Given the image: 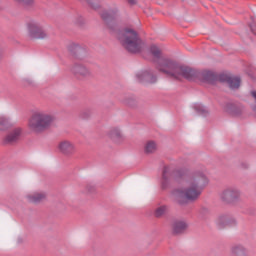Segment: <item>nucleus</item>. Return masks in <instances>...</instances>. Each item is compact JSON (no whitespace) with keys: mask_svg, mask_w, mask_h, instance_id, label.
I'll return each instance as SVG.
<instances>
[{"mask_svg":"<svg viewBox=\"0 0 256 256\" xmlns=\"http://www.w3.org/2000/svg\"><path fill=\"white\" fill-rule=\"evenodd\" d=\"M118 39L123 47H125L127 51H130V53H139V51L143 49V41H141L137 32L132 29H126L120 32Z\"/></svg>","mask_w":256,"mask_h":256,"instance_id":"obj_4","label":"nucleus"},{"mask_svg":"<svg viewBox=\"0 0 256 256\" xmlns=\"http://www.w3.org/2000/svg\"><path fill=\"white\" fill-rule=\"evenodd\" d=\"M207 185H209V177H207L205 172L198 171L194 175L187 177L182 187L173 192L174 199H176L178 203L197 201Z\"/></svg>","mask_w":256,"mask_h":256,"instance_id":"obj_1","label":"nucleus"},{"mask_svg":"<svg viewBox=\"0 0 256 256\" xmlns=\"http://www.w3.org/2000/svg\"><path fill=\"white\" fill-rule=\"evenodd\" d=\"M16 3H20L21 5H32L33 0H14Z\"/></svg>","mask_w":256,"mask_h":256,"instance_id":"obj_24","label":"nucleus"},{"mask_svg":"<svg viewBox=\"0 0 256 256\" xmlns=\"http://www.w3.org/2000/svg\"><path fill=\"white\" fill-rule=\"evenodd\" d=\"M157 69L161 71V73H165V75H169L174 79H181L187 78V73L191 70L187 66H181L177 64V62L167 59V58H159L157 60Z\"/></svg>","mask_w":256,"mask_h":256,"instance_id":"obj_3","label":"nucleus"},{"mask_svg":"<svg viewBox=\"0 0 256 256\" xmlns=\"http://www.w3.org/2000/svg\"><path fill=\"white\" fill-rule=\"evenodd\" d=\"M230 253L235 256H245L249 255V249L242 244H236L230 248Z\"/></svg>","mask_w":256,"mask_h":256,"instance_id":"obj_16","label":"nucleus"},{"mask_svg":"<svg viewBox=\"0 0 256 256\" xmlns=\"http://www.w3.org/2000/svg\"><path fill=\"white\" fill-rule=\"evenodd\" d=\"M103 19H107V17L105 16V14L102 15Z\"/></svg>","mask_w":256,"mask_h":256,"instance_id":"obj_28","label":"nucleus"},{"mask_svg":"<svg viewBox=\"0 0 256 256\" xmlns=\"http://www.w3.org/2000/svg\"><path fill=\"white\" fill-rule=\"evenodd\" d=\"M195 109L197 113H199V115H202L203 117H207V115H209V109L203 104H198L197 106H195Z\"/></svg>","mask_w":256,"mask_h":256,"instance_id":"obj_19","label":"nucleus"},{"mask_svg":"<svg viewBox=\"0 0 256 256\" xmlns=\"http://www.w3.org/2000/svg\"><path fill=\"white\" fill-rule=\"evenodd\" d=\"M150 52L152 53V55L156 58L161 57V49H159V47L152 45L150 47Z\"/></svg>","mask_w":256,"mask_h":256,"instance_id":"obj_23","label":"nucleus"},{"mask_svg":"<svg viewBox=\"0 0 256 256\" xmlns=\"http://www.w3.org/2000/svg\"><path fill=\"white\" fill-rule=\"evenodd\" d=\"M163 180L167 181V176L165 174H163Z\"/></svg>","mask_w":256,"mask_h":256,"instance_id":"obj_25","label":"nucleus"},{"mask_svg":"<svg viewBox=\"0 0 256 256\" xmlns=\"http://www.w3.org/2000/svg\"><path fill=\"white\" fill-rule=\"evenodd\" d=\"M26 201L28 203H32L33 205H39V203H42V201H45L47 199V193L43 191H34L27 193L25 195Z\"/></svg>","mask_w":256,"mask_h":256,"instance_id":"obj_10","label":"nucleus"},{"mask_svg":"<svg viewBox=\"0 0 256 256\" xmlns=\"http://www.w3.org/2000/svg\"><path fill=\"white\" fill-rule=\"evenodd\" d=\"M128 3H135V0H127Z\"/></svg>","mask_w":256,"mask_h":256,"instance_id":"obj_26","label":"nucleus"},{"mask_svg":"<svg viewBox=\"0 0 256 256\" xmlns=\"http://www.w3.org/2000/svg\"><path fill=\"white\" fill-rule=\"evenodd\" d=\"M55 123V116L45 110H34L28 119V129L32 133H43L51 129Z\"/></svg>","mask_w":256,"mask_h":256,"instance_id":"obj_2","label":"nucleus"},{"mask_svg":"<svg viewBox=\"0 0 256 256\" xmlns=\"http://www.w3.org/2000/svg\"><path fill=\"white\" fill-rule=\"evenodd\" d=\"M219 197L223 203H233L241 198V190L236 187H228L220 192Z\"/></svg>","mask_w":256,"mask_h":256,"instance_id":"obj_7","label":"nucleus"},{"mask_svg":"<svg viewBox=\"0 0 256 256\" xmlns=\"http://www.w3.org/2000/svg\"><path fill=\"white\" fill-rule=\"evenodd\" d=\"M107 135L111 139V141H113V143H121V141L125 139V136L123 135V132L119 127L111 128L108 131Z\"/></svg>","mask_w":256,"mask_h":256,"instance_id":"obj_14","label":"nucleus"},{"mask_svg":"<svg viewBox=\"0 0 256 256\" xmlns=\"http://www.w3.org/2000/svg\"><path fill=\"white\" fill-rule=\"evenodd\" d=\"M227 83L230 89H239L241 85V79H239V77H228Z\"/></svg>","mask_w":256,"mask_h":256,"instance_id":"obj_18","label":"nucleus"},{"mask_svg":"<svg viewBox=\"0 0 256 256\" xmlns=\"http://www.w3.org/2000/svg\"><path fill=\"white\" fill-rule=\"evenodd\" d=\"M244 167H245V169H248V167H249V164H246Z\"/></svg>","mask_w":256,"mask_h":256,"instance_id":"obj_27","label":"nucleus"},{"mask_svg":"<svg viewBox=\"0 0 256 256\" xmlns=\"http://www.w3.org/2000/svg\"><path fill=\"white\" fill-rule=\"evenodd\" d=\"M57 149L61 155L64 157H71L75 155L77 148L75 147V143L70 140H62L57 144Z\"/></svg>","mask_w":256,"mask_h":256,"instance_id":"obj_9","label":"nucleus"},{"mask_svg":"<svg viewBox=\"0 0 256 256\" xmlns=\"http://www.w3.org/2000/svg\"><path fill=\"white\" fill-rule=\"evenodd\" d=\"M26 34L31 41H49L50 35L45 26L39 21H30L26 24Z\"/></svg>","mask_w":256,"mask_h":256,"instance_id":"obj_5","label":"nucleus"},{"mask_svg":"<svg viewBox=\"0 0 256 256\" xmlns=\"http://www.w3.org/2000/svg\"><path fill=\"white\" fill-rule=\"evenodd\" d=\"M71 72L77 77H89L91 75V70L82 63H75L71 67Z\"/></svg>","mask_w":256,"mask_h":256,"instance_id":"obj_12","label":"nucleus"},{"mask_svg":"<svg viewBox=\"0 0 256 256\" xmlns=\"http://www.w3.org/2000/svg\"><path fill=\"white\" fill-rule=\"evenodd\" d=\"M189 70L190 71L186 74V79L188 81H195V79H198V81L208 82L211 81V79H213V72L209 70L199 72L190 67Z\"/></svg>","mask_w":256,"mask_h":256,"instance_id":"obj_8","label":"nucleus"},{"mask_svg":"<svg viewBox=\"0 0 256 256\" xmlns=\"http://www.w3.org/2000/svg\"><path fill=\"white\" fill-rule=\"evenodd\" d=\"M7 129H11V123L5 117H0V131H7Z\"/></svg>","mask_w":256,"mask_h":256,"instance_id":"obj_20","label":"nucleus"},{"mask_svg":"<svg viewBox=\"0 0 256 256\" xmlns=\"http://www.w3.org/2000/svg\"><path fill=\"white\" fill-rule=\"evenodd\" d=\"M167 213V206L162 205L155 209L154 215L155 217H163Z\"/></svg>","mask_w":256,"mask_h":256,"instance_id":"obj_21","label":"nucleus"},{"mask_svg":"<svg viewBox=\"0 0 256 256\" xmlns=\"http://www.w3.org/2000/svg\"><path fill=\"white\" fill-rule=\"evenodd\" d=\"M189 227L184 220H177L172 224V231L174 235H181V233H185Z\"/></svg>","mask_w":256,"mask_h":256,"instance_id":"obj_15","label":"nucleus"},{"mask_svg":"<svg viewBox=\"0 0 256 256\" xmlns=\"http://www.w3.org/2000/svg\"><path fill=\"white\" fill-rule=\"evenodd\" d=\"M21 137H23V128H10L8 133L2 139V143L3 145H17V143L21 141Z\"/></svg>","mask_w":256,"mask_h":256,"instance_id":"obj_6","label":"nucleus"},{"mask_svg":"<svg viewBox=\"0 0 256 256\" xmlns=\"http://www.w3.org/2000/svg\"><path fill=\"white\" fill-rule=\"evenodd\" d=\"M68 51L72 53V55H75L77 52L81 51V46L78 44H70L68 46Z\"/></svg>","mask_w":256,"mask_h":256,"instance_id":"obj_22","label":"nucleus"},{"mask_svg":"<svg viewBox=\"0 0 256 256\" xmlns=\"http://www.w3.org/2000/svg\"><path fill=\"white\" fill-rule=\"evenodd\" d=\"M136 77L141 83H146L150 85L153 83H157V76H155V74L151 70L138 72L136 74Z\"/></svg>","mask_w":256,"mask_h":256,"instance_id":"obj_11","label":"nucleus"},{"mask_svg":"<svg viewBox=\"0 0 256 256\" xmlns=\"http://www.w3.org/2000/svg\"><path fill=\"white\" fill-rule=\"evenodd\" d=\"M217 225L219 229H223L225 227H235V225H237V220L232 216H220L217 219Z\"/></svg>","mask_w":256,"mask_h":256,"instance_id":"obj_13","label":"nucleus"},{"mask_svg":"<svg viewBox=\"0 0 256 256\" xmlns=\"http://www.w3.org/2000/svg\"><path fill=\"white\" fill-rule=\"evenodd\" d=\"M157 149H159V146L154 140H147L144 143L145 155H154V153H157Z\"/></svg>","mask_w":256,"mask_h":256,"instance_id":"obj_17","label":"nucleus"}]
</instances>
